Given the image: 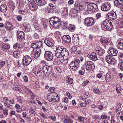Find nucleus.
Listing matches in <instances>:
<instances>
[{
    "mask_svg": "<svg viewBox=\"0 0 123 123\" xmlns=\"http://www.w3.org/2000/svg\"><path fill=\"white\" fill-rule=\"evenodd\" d=\"M37 7L35 5L31 4L29 5V8L32 11H34L37 8Z\"/></svg>",
    "mask_w": 123,
    "mask_h": 123,
    "instance_id": "c9c22d12",
    "label": "nucleus"
},
{
    "mask_svg": "<svg viewBox=\"0 0 123 123\" xmlns=\"http://www.w3.org/2000/svg\"><path fill=\"white\" fill-rule=\"evenodd\" d=\"M32 61V59L28 55L25 56L22 60V63L23 65L26 66L29 65Z\"/></svg>",
    "mask_w": 123,
    "mask_h": 123,
    "instance_id": "39448f33",
    "label": "nucleus"
},
{
    "mask_svg": "<svg viewBox=\"0 0 123 123\" xmlns=\"http://www.w3.org/2000/svg\"><path fill=\"white\" fill-rule=\"evenodd\" d=\"M62 38L63 41L66 43H69L71 41L70 37L69 35H64L63 37Z\"/></svg>",
    "mask_w": 123,
    "mask_h": 123,
    "instance_id": "4be33fe9",
    "label": "nucleus"
},
{
    "mask_svg": "<svg viewBox=\"0 0 123 123\" xmlns=\"http://www.w3.org/2000/svg\"><path fill=\"white\" fill-rule=\"evenodd\" d=\"M103 25L104 28L108 30H111L113 27L112 22L110 21L107 20H105L104 22Z\"/></svg>",
    "mask_w": 123,
    "mask_h": 123,
    "instance_id": "0eeeda50",
    "label": "nucleus"
},
{
    "mask_svg": "<svg viewBox=\"0 0 123 123\" xmlns=\"http://www.w3.org/2000/svg\"><path fill=\"white\" fill-rule=\"evenodd\" d=\"M88 10L92 12L97 11L98 9L97 5L94 3H89L87 6Z\"/></svg>",
    "mask_w": 123,
    "mask_h": 123,
    "instance_id": "423d86ee",
    "label": "nucleus"
},
{
    "mask_svg": "<svg viewBox=\"0 0 123 123\" xmlns=\"http://www.w3.org/2000/svg\"><path fill=\"white\" fill-rule=\"evenodd\" d=\"M0 46L1 47V48H2L3 49H9L10 48V45L8 44L3 43L0 44Z\"/></svg>",
    "mask_w": 123,
    "mask_h": 123,
    "instance_id": "c85d7f7f",
    "label": "nucleus"
},
{
    "mask_svg": "<svg viewBox=\"0 0 123 123\" xmlns=\"http://www.w3.org/2000/svg\"><path fill=\"white\" fill-rule=\"evenodd\" d=\"M121 105L120 103H118L116 108V111H121Z\"/></svg>",
    "mask_w": 123,
    "mask_h": 123,
    "instance_id": "a19ab883",
    "label": "nucleus"
},
{
    "mask_svg": "<svg viewBox=\"0 0 123 123\" xmlns=\"http://www.w3.org/2000/svg\"><path fill=\"white\" fill-rule=\"evenodd\" d=\"M94 92L97 94H100L101 92L99 91V90L97 89H94Z\"/></svg>",
    "mask_w": 123,
    "mask_h": 123,
    "instance_id": "bf43d9fd",
    "label": "nucleus"
},
{
    "mask_svg": "<svg viewBox=\"0 0 123 123\" xmlns=\"http://www.w3.org/2000/svg\"><path fill=\"white\" fill-rule=\"evenodd\" d=\"M36 110V107L34 106H32L29 109V113L30 114V115H35L36 114L35 111Z\"/></svg>",
    "mask_w": 123,
    "mask_h": 123,
    "instance_id": "b1692460",
    "label": "nucleus"
},
{
    "mask_svg": "<svg viewBox=\"0 0 123 123\" xmlns=\"http://www.w3.org/2000/svg\"><path fill=\"white\" fill-rule=\"evenodd\" d=\"M117 51L116 49L113 48L110 49L108 51L109 55H112V56L117 55Z\"/></svg>",
    "mask_w": 123,
    "mask_h": 123,
    "instance_id": "a211bd4d",
    "label": "nucleus"
},
{
    "mask_svg": "<svg viewBox=\"0 0 123 123\" xmlns=\"http://www.w3.org/2000/svg\"><path fill=\"white\" fill-rule=\"evenodd\" d=\"M72 41L75 45L77 46L79 45V39L77 34H75L73 36Z\"/></svg>",
    "mask_w": 123,
    "mask_h": 123,
    "instance_id": "ddd939ff",
    "label": "nucleus"
},
{
    "mask_svg": "<svg viewBox=\"0 0 123 123\" xmlns=\"http://www.w3.org/2000/svg\"><path fill=\"white\" fill-rule=\"evenodd\" d=\"M75 25L71 24H70L68 27V29L69 31L73 32L75 29Z\"/></svg>",
    "mask_w": 123,
    "mask_h": 123,
    "instance_id": "2f4dec72",
    "label": "nucleus"
},
{
    "mask_svg": "<svg viewBox=\"0 0 123 123\" xmlns=\"http://www.w3.org/2000/svg\"><path fill=\"white\" fill-rule=\"evenodd\" d=\"M106 60L107 63L109 64H114L115 63V59L110 55H108L106 56Z\"/></svg>",
    "mask_w": 123,
    "mask_h": 123,
    "instance_id": "2eb2a0df",
    "label": "nucleus"
},
{
    "mask_svg": "<svg viewBox=\"0 0 123 123\" xmlns=\"http://www.w3.org/2000/svg\"><path fill=\"white\" fill-rule=\"evenodd\" d=\"M44 74L46 76H48L51 73L52 71V68L48 66H45L42 68Z\"/></svg>",
    "mask_w": 123,
    "mask_h": 123,
    "instance_id": "7ed1b4c3",
    "label": "nucleus"
},
{
    "mask_svg": "<svg viewBox=\"0 0 123 123\" xmlns=\"http://www.w3.org/2000/svg\"><path fill=\"white\" fill-rule=\"evenodd\" d=\"M77 13V11L75 10V11H74L73 10H72L70 11V14L71 17L75 16Z\"/></svg>",
    "mask_w": 123,
    "mask_h": 123,
    "instance_id": "79ce46f5",
    "label": "nucleus"
},
{
    "mask_svg": "<svg viewBox=\"0 0 123 123\" xmlns=\"http://www.w3.org/2000/svg\"><path fill=\"white\" fill-rule=\"evenodd\" d=\"M19 45L17 43L15 44L13 46V48L14 49H19Z\"/></svg>",
    "mask_w": 123,
    "mask_h": 123,
    "instance_id": "4d7b16f0",
    "label": "nucleus"
},
{
    "mask_svg": "<svg viewBox=\"0 0 123 123\" xmlns=\"http://www.w3.org/2000/svg\"><path fill=\"white\" fill-rule=\"evenodd\" d=\"M117 47L120 49H122L123 48V39H119L117 43Z\"/></svg>",
    "mask_w": 123,
    "mask_h": 123,
    "instance_id": "5701e85b",
    "label": "nucleus"
},
{
    "mask_svg": "<svg viewBox=\"0 0 123 123\" xmlns=\"http://www.w3.org/2000/svg\"><path fill=\"white\" fill-rule=\"evenodd\" d=\"M35 86H36L37 89H38L39 88V84L38 81H36L35 83Z\"/></svg>",
    "mask_w": 123,
    "mask_h": 123,
    "instance_id": "5fc2aeb1",
    "label": "nucleus"
},
{
    "mask_svg": "<svg viewBox=\"0 0 123 123\" xmlns=\"http://www.w3.org/2000/svg\"><path fill=\"white\" fill-rule=\"evenodd\" d=\"M63 11L62 12V14L63 16H65L66 17L68 16V9L67 8L65 7L63 8Z\"/></svg>",
    "mask_w": 123,
    "mask_h": 123,
    "instance_id": "473e14b6",
    "label": "nucleus"
},
{
    "mask_svg": "<svg viewBox=\"0 0 123 123\" xmlns=\"http://www.w3.org/2000/svg\"><path fill=\"white\" fill-rule=\"evenodd\" d=\"M7 9V7L5 4H2L0 7V10L3 12H6Z\"/></svg>",
    "mask_w": 123,
    "mask_h": 123,
    "instance_id": "cd10ccee",
    "label": "nucleus"
},
{
    "mask_svg": "<svg viewBox=\"0 0 123 123\" xmlns=\"http://www.w3.org/2000/svg\"><path fill=\"white\" fill-rule=\"evenodd\" d=\"M55 9L51 8L50 6H48L47 8V10L48 12L50 13H53V11Z\"/></svg>",
    "mask_w": 123,
    "mask_h": 123,
    "instance_id": "37998d69",
    "label": "nucleus"
},
{
    "mask_svg": "<svg viewBox=\"0 0 123 123\" xmlns=\"http://www.w3.org/2000/svg\"><path fill=\"white\" fill-rule=\"evenodd\" d=\"M96 50V54H97L99 56L102 55L104 53V51L101 48L99 47L98 49H97Z\"/></svg>",
    "mask_w": 123,
    "mask_h": 123,
    "instance_id": "bb28decb",
    "label": "nucleus"
},
{
    "mask_svg": "<svg viewBox=\"0 0 123 123\" xmlns=\"http://www.w3.org/2000/svg\"><path fill=\"white\" fill-rule=\"evenodd\" d=\"M84 66L85 67L86 69L89 71L93 70L95 68L94 63L90 61H86L84 63Z\"/></svg>",
    "mask_w": 123,
    "mask_h": 123,
    "instance_id": "f03ea898",
    "label": "nucleus"
},
{
    "mask_svg": "<svg viewBox=\"0 0 123 123\" xmlns=\"http://www.w3.org/2000/svg\"><path fill=\"white\" fill-rule=\"evenodd\" d=\"M67 82L69 84H71L73 82V80L72 78L69 77L67 79Z\"/></svg>",
    "mask_w": 123,
    "mask_h": 123,
    "instance_id": "a18cd8bd",
    "label": "nucleus"
},
{
    "mask_svg": "<svg viewBox=\"0 0 123 123\" xmlns=\"http://www.w3.org/2000/svg\"><path fill=\"white\" fill-rule=\"evenodd\" d=\"M94 20L90 18H87L85 19V23L86 25L90 26L93 25Z\"/></svg>",
    "mask_w": 123,
    "mask_h": 123,
    "instance_id": "4468645a",
    "label": "nucleus"
},
{
    "mask_svg": "<svg viewBox=\"0 0 123 123\" xmlns=\"http://www.w3.org/2000/svg\"><path fill=\"white\" fill-rule=\"evenodd\" d=\"M31 46L32 48L34 49L38 48L36 41L34 42L33 43H31Z\"/></svg>",
    "mask_w": 123,
    "mask_h": 123,
    "instance_id": "58836bf2",
    "label": "nucleus"
},
{
    "mask_svg": "<svg viewBox=\"0 0 123 123\" xmlns=\"http://www.w3.org/2000/svg\"><path fill=\"white\" fill-rule=\"evenodd\" d=\"M34 37L36 39H38L39 38V36L38 34L36 33L34 34L33 35Z\"/></svg>",
    "mask_w": 123,
    "mask_h": 123,
    "instance_id": "0e129e2a",
    "label": "nucleus"
},
{
    "mask_svg": "<svg viewBox=\"0 0 123 123\" xmlns=\"http://www.w3.org/2000/svg\"><path fill=\"white\" fill-rule=\"evenodd\" d=\"M118 55L119 56V59L120 61L123 62V54L121 52H119V54Z\"/></svg>",
    "mask_w": 123,
    "mask_h": 123,
    "instance_id": "8fccbe9b",
    "label": "nucleus"
},
{
    "mask_svg": "<svg viewBox=\"0 0 123 123\" xmlns=\"http://www.w3.org/2000/svg\"><path fill=\"white\" fill-rule=\"evenodd\" d=\"M67 23L66 22H61L60 21V24L59 25V26L60 25L61 26L65 28V27H67Z\"/></svg>",
    "mask_w": 123,
    "mask_h": 123,
    "instance_id": "4c0bfd02",
    "label": "nucleus"
},
{
    "mask_svg": "<svg viewBox=\"0 0 123 123\" xmlns=\"http://www.w3.org/2000/svg\"><path fill=\"white\" fill-rule=\"evenodd\" d=\"M36 41L37 44L38 48H41L42 46V42L40 41Z\"/></svg>",
    "mask_w": 123,
    "mask_h": 123,
    "instance_id": "de8ad7c7",
    "label": "nucleus"
},
{
    "mask_svg": "<svg viewBox=\"0 0 123 123\" xmlns=\"http://www.w3.org/2000/svg\"><path fill=\"white\" fill-rule=\"evenodd\" d=\"M89 83V81L88 80H86L84 81L83 83H82V85L83 86H86Z\"/></svg>",
    "mask_w": 123,
    "mask_h": 123,
    "instance_id": "680f3d73",
    "label": "nucleus"
},
{
    "mask_svg": "<svg viewBox=\"0 0 123 123\" xmlns=\"http://www.w3.org/2000/svg\"><path fill=\"white\" fill-rule=\"evenodd\" d=\"M39 114L41 116L44 118L45 119H47V117L45 116L43 113H39Z\"/></svg>",
    "mask_w": 123,
    "mask_h": 123,
    "instance_id": "e2e57ef3",
    "label": "nucleus"
},
{
    "mask_svg": "<svg viewBox=\"0 0 123 123\" xmlns=\"http://www.w3.org/2000/svg\"><path fill=\"white\" fill-rule=\"evenodd\" d=\"M5 26L7 29L10 30H12L13 28L11 24L9 22L6 23L5 25Z\"/></svg>",
    "mask_w": 123,
    "mask_h": 123,
    "instance_id": "a878e982",
    "label": "nucleus"
},
{
    "mask_svg": "<svg viewBox=\"0 0 123 123\" xmlns=\"http://www.w3.org/2000/svg\"><path fill=\"white\" fill-rule=\"evenodd\" d=\"M41 68H38L37 67L34 68L33 70V72L35 75L37 76H41L42 72H41Z\"/></svg>",
    "mask_w": 123,
    "mask_h": 123,
    "instance_id": "6ab92c4d",
    "label": "nucleus"
},
{
    "mask_svg": "<svg viewBox=\"0 0 123 123\" xmlns=\"http://www.w3.org/2000/svg\"><path fill=\"white\" fill-rule=\"evenodd\" d=\"M86 6L85 5H81L80 4V11H85L86 10Z\"/></svg>",
    "mask_w": 123,
    "mask_h": 123,
    "instance_id": "ea45409f",
    "label": "nucleus"
},
{
    "mask_svg": "<svg viewBox=\"0 0 123 123\" xmlns=\"http://www.w3.org/2000/svg\"><path fill=\"white\" fill-rule=\"evenodd\" d=\"M44 57L48 61H51L53 59V55L52 52L49 51H45Z\"/></svg>",
    "mask_w": 123,
    "mask_h": 123,
    "instance_id": "9d476101",
    "label": "nucleus"
},
{
    "mask_svg": "<svg viewBox=\"0 0 123 123\" xmlns=\"http://www.w3.org/2000/svg\"><path fill=\"white\" fill-rule=\"evenodd\" d=\"M100 41L101 43H104L105 44L108 43V41L106 39H100Z\"/></svg>",
    "mask_w": 123,
    "mask_h": 123,
    "instance_id": "49530a36",
    "label": "nucleus"
},
{
    "mask_svg": "<svg viewBox=\"0 0 123 123\" xmlns=\"http://www.w3.org/2000/svg\"><path fill=\"white\" fill-rule=\"evenodd\" d=\"M8 109L7 108H5V109H3V113L5 116H6L8 115Z\"/></svg>",
    "mask_w": 123,
    "mask_h": 123,
    "instance_id": "3c124183",
    "label": "nucleus"
},
{
    "mask_svg": "<svg viewBox=\"0 0 123 123\" xmlns=\"http://www.w3.org/2000/svg\"><path fill=\"white\" fill-rule=\"evenodd\" d=\"M111 7L110 3L108 2H105L103 3L101 7V9L102 11H107L109 10Z\"/></svg>",
    "mask_w": 123,
    "mask_h": 123,
    "instance_id": "9b49d317",
    "label": "nucleus"
},
{
    "mask_svg": "<svg viewBox=\"0 0 123 123\" xmlns=\"http://www.w3.org/2000/svg\"><path fill=\"white\" fill-rule=\"evenodd\" d=\"M61 59H59L58 60L57 58H55L54 60L53 63L54 64L56 65H60L61 63Z\"/></svg>",
    "mask_w": 123,
    "mask_h": 123,
    "instance_id": "f704fd0d",
    "label": "nucleus"
},
{
    "mask_svg": "<svg viewBox=\"0 0 123 123\" xmlns=\"http://www.w3.org/2000/svg\"><path fill=\"white\" fill-rule=\"evenodd\" d=\"M116 14L114 12H111L108 14V17L111 20H114L116 18Z\"/></svg>",
    "mask_w": 123,
    "mask_h": 123,
    "instance_id": "dca6fc26",
    "label": "nucleus"
},
{
    "mask_svg": "<svg viewBox=\"0 0 123 123\" xmlns=\"http://www.w3.org/2000/svg\"><path fill=\"white\" fill-rule=\"evenodd\" d=\"M80 61L77 59H75L74 61L71 62L70 64V68L73 70L77 69L79 67Z\"/></svg>",
    "mask_w": 123,
    "mask_h": 123,
    "instance_id": "20e7f679",
    "label": "nucleus"
},
{
    "mask_svg": "<svg viewBox=\"0 0 123 123\" xmlns=\"http://www.w3.org/2000/svg\"><path fill=\"white\" fill-rule=\"evenodd\" d=\"M80 3L78 2H76L74 5V9L76 11H80Z\"/></svg>",
    "mask_w": 123,
    "mask_h": 123,
    "instance_id": "c756f323",
    "label": "nucleus"
},
{
    "mask_svg": "<svg viewBox=\"0 0 123 123\" xmlns=\"http://www.w3.org/2000/svg\"><path fill=\"white\" fill-rule=\"evenodd\" d=\"M54 88L53 87H51L48 90L51 93H53L54 92Z\"/></svg>",
    "mask_w": 123,
    "mask_h": 123,
    "instance_id": "052dcab7",
    "label": "nucleus"
},
{
    "mask_svg": "<svg viewBox=\"0 0 123 123\" xmlns=\"http://www.w3.org/2000/svg\"><path fill=\"white\" fill-rule=\"evenodd\" d=\"M17 36L19 39H23L25 37V34L23 31H18L17 33Z\"/></svg>",
    "mask_w": 123,
    "mask_h": 123,
    "instance_id": "aec40b11",
    "label": "nucleus"
},
{
    "mask_svg": "<svg viewBox=\"0 0 123 123\" xmlns=\"http://www.w3.org/2000/svg\"><path fill=\"white\" fill-rule=\"evenodd\" d=\"M19 52L18 51H14L13 53V55L14 57H16L19 55Z\"/></svg>",
    "mask_w": 123,
    "mask_h": 123,
    "instance_id": "603ef678",
    "label": "nucleus"
},
{
    "mask_svg": "<svg viewBox=\"0 0 123 123\" xmlns=\"http://www.w3.org/2000/svg\"><path fill=\"white\" fill-rule=\"evenodd\" d=\"M16 18L18 21H19L22 20V18L21 16H18L16 17Z\"/></svg>",
    "mask_w": 123,
    "mask_h": 123,
    "instance_id": "774afa93",
    "label": "nucleus"
},
{
    "mask_svg": "<svg viewBox=\"0 0 123 123\" xmlns=\"http://www.w3.org/2000/svg\"><path fill=\"white\" fill-rule=\"evenodd\" d=\"M61 19L60 18L55 17L51 18L50 20V23L51 25L54 27L56 28L59 26L60 24Z\"/></svg>",
    "mask_w": 123,
    "mask_h": 123,
    "instance_id": "f257e3e1",
    "label": "nucleus"
},
{
    "mask_svg": "<svg viewBox=\"0 0 123 123\" xmlns=\"http://www.w3.org/2000/svg\"><path fill=\"white\" fill-rule=\"evenodd\" d=\"M48 99L49 102H54L56 100L54 98V95H52V96H49V98L48 97Z\"/></svg>",
    "mask_w": 123,
    "mask_h": 123,
    "instance_id": "e433bc0d",
    "label": "nucleus"
},
{
    "mask_svg": "<svg viewBox=\"0 0 123 123\" xmlns=\"http://www.w3.org/2000/svg\"><path fill=\"white\" fill-rule=\"evenodd\" d=\"M52 41V40L50 39H46L44 41V43L48 46L50 47H52L54 45Z\"/></svg>",
    "mask_w": 123,
    "mask_h": 123,
    "instance_id": "393cba45",
    "label": "nucleus"
},
{
    "mask_svg": "<svg viewBox=\"0 0 123 123\" xmlns=\"http://www.w3.org/2000/svg\"><path fill=\"white\" fill-rule=\"evenodd\" d=\"M77 48L75 46H73L71 48L72 52L73 53L76 52L77 50Z\"/></svg>",
    "mask_w": 123,
    "mask_h": 123,
    "instance_id": "13d9d810",
    "label": "nucleus"
},
{
    "mask_svg": "<svg viewBox=\"0 0 123 123\" xmlns=\"http://www.w3.org/2000/svg\"><path fill=\"white\" fill-rule=\"evenodd\" d=\"M55 70V71H57L58 72H60L61 69L58 67L55 66L54 67Z\"/></svg>",
    "mask_w": 123,
    "mask_h": 123,
    "instance_id": "6e6d98bb",
    "label": "nucleus"
},
{
    "mask_svg": "<svg viewBox=\"0 0 123 123\" xmlns=\"http://www.w3.org/2000/svg\"><path fill=\"white\" fill-rule=\"evenodd\" d=\"M62 48V55L63 56V57L62 58V60H64L65 57L66 58L68 57L69 55V53L68 51L66 48H64L63 46Z\"/></svg>",
    "mask_w": 123,
    "mask_h": 123,
    "instance_id": "f8f14e48",
    "label": "nucleus"
},
{
    "mask_svg": "<svg viewBox=\"0 0 123 123\" xmlns=\"http://www.w3.org/2000/svg\"><path fill=\"white\" fill-rule=\"evenodd\" d=\"M63 48V46H60L56 48V51L55 52V56L59 59L62 60L63 56L62 55V49Z\"/></svg>",
    "mask_w": 123,
    "mask_h": 123,
    "instance_id": "1a4fd4ad",
    "label": "nucleus"
},
{
    "mask_svg": "<svg viewBox=\"0 0 123 123\" xmlns=\"http://www.w3.org/2000/svg\"><path fill=\"white\" fill-rule=\"evenodd\" d=\"M105 76V80L103 79H101L102 82L104 81L105 80L106 82H109L111 80V78L110 76L108 74H107Z\"/></svg>",
    "mask_w": 123,
    "mask_h": 123,
    "instance_id": "7c9ffc66",
    "label": "nucleus"
},
{
    "mask_svg": "<svg viewBox=\"0 0 123 123\" xmlns=\"http://www.w3.org/2000/svg\"><path fill=\"white\" fill-rule=\"evenodd\" d=\"M64 122L65 123H73L72 119H70L69 117L68 119L67 118L65 119Z\"/></svg>",
    "mask_w": 123,
    "mask_h": 123,
    "instance_id": "c03bdc74",
    "label": "nucleus"
},
{
    "mask_svg": "<svg viewBox=\"0 0 123 123\" xmlns=\"http://www.w3.org/2000/svg\"><path fill=\"white\" fill-rule=\"evenodd\" d=\"M114 3L115 5L116 6L121 5L123 4V1L122 0H116Z\"/></svg>",
    "mask_w": 123,
    "mask_h": 123,
    "instance_id": "72a5a7b5",
    "label": "nucleus"
},
{
    "mask_svg": "<svg viewBox=\"0 0 123 123\" xmlns=\"http://www.w3.org/2000/svg\"><path fill=\"white\" fill-rule=\"evenodd\" d=\"M4 104L6 106H7V107L8 108H9L11 109H12V106L10 105V104L7 102L6 103H4Z\"/></svg>",
    "mask_w": 123,
    "mask_h": 123,
    "instance_id": "864d4df0",
    "label": "nucleus"
},
{
    "mask_svg": "<svg viewBox=\"0 0 123 123\" xmlns=\"http://www.w3.org/2000/svg\"><path fill=\"white\" fill-rule=\"evenodd\" d=\"M118 67L121 70L123 71V62H119Z\"/></svg>",
    "mask_w": 123,
    "mask_h": 123,
    "instance_id": "09e8293b",
    "label": "nucleus"
},
{
    "mask_svg": "<svg viewBox=\"0 0 123 123\" xmlns=\"http://www.w3.org/2000/svg\"><path fill=\"white\" fill-rule=\"evenodd\" d=\"M41 53V49L39 48L34 49L32 51V54L33 55V57L35 58L39 57Z\"/></svg>",
    "mask_w": 123,
    "mask_h": 123,
    "instance_id": "6e6552de",
    "label": "nucleus"
},
{
    "mask_svg": "<svg viewBox=\"0 0 123 123\" xmlns=\"http://www.w3.org/2000/svg\"><path fill=\"white\" fill-rule=\"evenodd\" d=\"M91 60L95 61L97 60V58L95 53L93 52L91 54H89L87 56Z\"/></svg>",
    "mask_w": 123,
    "mask_h": 123,
    "instance_id": "f3484780",
    "label": "nucleus"
},
{
    "mask_svg": "<svg viewBox=\"0 0 123 123\" xmlns=\"http://www.w3.org/2000/svg\"><path fill=\"white\" fill-rule=\"evenodd\" d=\"M5 64V62L3 61H2L0 62V67H3L4 66Z\"/></svg>",
    "mask_w": 123,
    "mask_h": 123,
    "instance_id": "69168bd1",
    "label": "nucleus"
},
{
    "mask_svg": "<svg viewBox=\"0 0 123 123\" xmlns=\"http://www.w3.org/2000/svg\"><path fill=\"white\" fill-rule=\"evenodd\" d=\"M36 4L39 6H42L47 3L45 0H36Z\"/></svg>",
    "mask_w": 123,
    "mask_h": 123,
    "instance_id": "412c9836",
    "label": "nucleus"
},
{
    "mask_svg": "<svg viewBox=\"0 0 123 123\" xmlns=\"http://www.w3.org/2000/svg\"><path fill=\"white\" fill-rule=\"evenodd\" d=\"M101 16V14L100 13H98L96 15V19H98V18H100Z\"/></svg>",
    "mask_w": 123,
    "mask_h": 123,
    "instance_id": "338daca9",
    "label": "nucleus"
}]
</instances>
